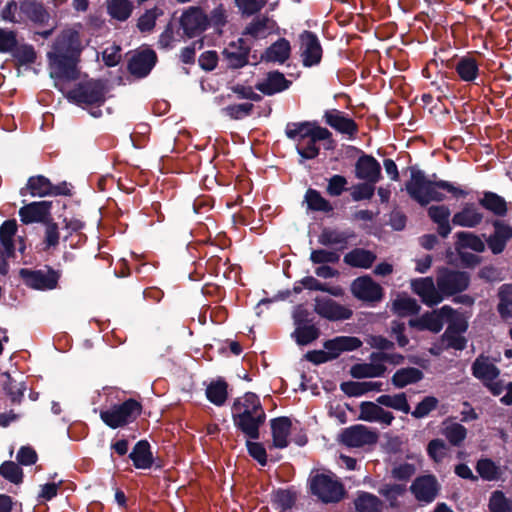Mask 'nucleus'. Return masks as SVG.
Segmentation results:
<instances>
[{
	"instance_id": "f257e3e1",
	"label": "nucleus",
	"mask_w": 512,
	"mask_h": 512,
	"mask_svg": "<svg viewBox=\"0 0 512 512\" xmlns=\"http://www.w3.org/2000/svg\"><path fill=\"white\" fill-rule=\"evenodd\" d=\"M82 46L77 32L59 37L53 50L47 53L49 74L52 79L75 81L80 76L78 63Z\"/></svg>"
},
{
	"instance_id": "f03ea898",
	"label": "nucleus",
	"mask_w": 512,
	"mask_h": 512,
	"mask_svg": "<svg viewBox=\"0 0 512 512\" xmlns=\"http://www.w3.org/2000/svg\"><path fill=\"white\" fill-rule=\"evenodd\" d=\"M410 179L405 184L408 195L421 206L430 202H442L446 195L441 191L450 193L454 198H465L468 192L446 180L428 179L424 171L416 166L410 168Z\"/></svg>"
},
{
	"instance_id": "7ed1b4c3",
	"label": "nucleus",
	"mask_w": 512,
	"mask_h": 512,
	"mask_svg": "<svg viewBox=\"0 0 512 512\" xmlns=\"http://www.w3.org/2000/svg\"><path fill=\"white\" fill-rule=\"evenodd\" d=\"M285 135L296 142V151L305 160L318 157L320 147L317 142L332 141V133L327 128L321 127L317 121L288 122Z\"/></svg>"
},
{
	"instance_id": "20e7f679",
	"label": "nucleus",
	"mask_w": 512,
	"mask_h": 512,
	"mask_svg": "<svg viewBox=\"0 0 512 512\" xmlns=\"http://www.w3.org/2000/svg\"><path fill=\"white\" fill-rule=\"evenodd\" d=\"M142 404L136 399L129 398L119 404H113L106 410L100 411V419L111 429L127 426L141 415Z\"/></svg>"
},
{
	"instance_id": "39448f33",
	"label": "nucleus",
	"mask_w": 512,
	"mask_h": 512,
	"mask_svg": "<svg viewBox=\"0 0 512 512\" xmlns=\"http://www.w3.org/2000/svg\"><path fill=\"white\" fill-rule=\"evenodd\" d=\"M105 85L101 80L90 79L79 82L65 95L66 99L77 106H102L106 101Z\"/></svg>"
},
{
	"instance_id": "423d86ee",
	"label": "nucleus",
	"mask_w": 512,
	"mask_h": 512,
	"mask_svg": "<svg viewBox=\"0 0 512 512\" xmlns=\"http://www.w3.org/2000/svg\"><path fill=\"white\" fill-rule=\"evenodd\" d=\"M309 490L323 503H338L345 496L344 485L324 473L311 474L308 479Z\"/></svg>"
},
{
	"instance_id": "0eeeda50",
	"label": "nucleus",
	"mask_w": 512,
	"mask_h": 512,
	"mask_svg": "<svg viewBox=\"0 0 512 512\" xmlns=\"http://www.w3.org/2000/svg\"><path fill=\"white\" fill-rule=\"evenodd\" d=\"M471 283L470 274L466 271L455 270L448 267H440L436 274V285L444 298L466 291Z\"/></svg>"
},
{
	"instance_id": "6e6552de",
	"label": "nucleus",
	"mask_w": 512,
	"mask_h": 512,
	"mask_svg": "<svg viewBox=\"0 0 512 512\" xmlns=\"http://www.w3.org/2000/svg\"><path fill=\"white\" fill-rule=\"evenodd\" d=\"M19 277L23 283L34 290H53L58 286L61 272L55 270L49 265H45L43 269H28L21 268L19 270Z\"/></svg>"
},
{
	"instance_id": "1a4fd4ad",
	"label": "nucleus",
	"mask_w": 512,
	"mask_h": 512,
	"mask_svg": "<svg viewBox=\"0 0 512 512\" xmlns=\"http://www.w3.org/2000/svg\"><path fill=\"white\" fill-rule=\"evenodd\" d=\"M299 49L304 67H313L318 65L323 56V48L318 36L309 30H304L299 34Z\"/></svg>"
},
{
	"instance_id": "9d476101",
	"label": "nucleus",
	"mask_w": 512,
	"mask_h": 512,
	"mask_svg": "<svg viewBox=\"0 0 512 512\" xmlns=\"http://www.w3.org/2000/svg\"><path fill=\"white\" fill-rule=\"evenodd\" d=\"M456 315V310L449 305L442 306L438 311L426 312L418 319H411L409 325L418 330H428L438 333L443 328V318L452 320Z\"/></svg>"
},
{
	"instance_id": "9b49d317",
	"label": "nucleus",
	"mask_w": 512,
	"mask_h": 512,
	"mask_svg": "<svg viewBox=\"0 0 512 512\" xmlns=\"http://www.w3.org/2000/svg\"><path fill=\"white\" fill-rule=\"evenodd\" d=\"M233 422L259 414H265L260 398L253 392H246L242 397L234 399L232 407Z\"/></svg>"
},
{
	"instance_id": "f8f14e48",
	"label": "nucleus",
	"mask_w": 512,
	"mask_h": 512,
	"mask_svg": "<svg viewBox=\"0 0 512 512\" xmlns=\"http://www.w3.org/2000/svg\"><path fill=\"white\" fill-rule=\"evenodd\" d=\"M180 26L185 36L197 37L208 28V15L200 7H190L181 15Z\"/></svg>"
},
{
	"instance_id": "ddd939ff",
	"label": "nucleus",
	"mask_w": 512,
	"mask_h": 512,
	"mask_svg": "<svg viewBox=\"0 0 512 512\" xmlns=\"http://www.w3.org/2000/svg\"><path fill=\"white\" fill-rule=\"evenodd\" d=\"M491 225L493 232L486 238V244L492 254L499 255L512 239V225L501 219H493Z\"/></svg>"
},
{
	"instance_id": "4468645a",
	"label": "nucleus",
	"mask_w": 512,
	"mask_h": 512,
	"mask_svg": "<svg viewBox=\"0 0 512 512\" xmlns=\"http://www.w3.org/2000/svg\"><path fill=\"white\" fill-rule=\"evenodd\" d=\"M410 491L419 502L431 503L438 496L440 485L435 475H421L414 479Z\"/></svg>"
},
{
	"instance_id": "2eb2a0df",
	"label": "nucleus",
	"mask_w": 512,
	"mask_h": 512,
	"mask_svg": "<svg viewBox=\"0 0 512 512\" xmlns=\"http://www.w3.org/2000/svg\"><path fill=\"white\" fill-rule=\"evenodd\" d=\"M352 294L359 300L378 302L384 296L383 288L370 276L356 278L351 285Z\"/></svg>"
},
{
	"instance_id": "dca6fc26",
	"label": "nucleus",
	"mask_w": 512,
	"mask_h": 512,
	"mask_svg": "<svg viewBox=\"0 0 512 512\" xmlns=\"http://www.w3.org/2000/svg\"><path fill=\"white\" fill-rule=\"evenodd\" d=\"M52 205L53 202L47 200L35 201L26 204L19 209L18 214L20 221L26 225L32 223L43 224L52 217Z\"/></svg>"
},
{
	"instance_id": "f3484780",
	"label": "nucleus",
	"mask_w": 512,
	"mask_h": 512,
	"mask_svg": "<svg viewBox=\"0 0 512 512\" xmlns=\"http://www.w3.org/2000/svg\"><path fill=\"white\" fill-rule=\"evenodd\" d=\"M314 311L329 321L348 320L352 317L353 311L331 298L316 297Z\"/></svg>"
},
{
	"instance_id": "a211bd4d",
	"label": "nucleus",
	"mask_w": 512,
	"mask_h": 512,
	"mask_svg": "<svg viewBox=\"0 0 512 512\" xmlns=\"http://www.w3.org/2000/svg\"><path fill=\"white\" fill-rule=\"evenodd\" d=\"M411 290L428 307L436 306L442 302V294L432 277L413 279L411 281Z\"/></svg>"
},
{
	"instance_id": "6ab92c4d",
	"label": "nucleus",
	"mask_w": 512,
	"mask_h": 512,
	"mask_svg": "<svg viewBox=\"0 0 512 512\" xmlns=\"http://www.w3.org/2000/svg\"><path fill=\"white\" fill-rule=\"evenodd\" d=\"M376 441V433L360 424L345 428L340 435V442L351 448L374 444Z\"/></svg>"
},
{
	"instance_id": "aec40b11",
	"label": "nucleus",
	"mask_w": 512,
	"mask_h": 512,
	"mask_svg": "<svg viewBox=\"0 0 512 512\" xmlns=\"http://www.w3.org/2000/svg\"><path fill=\"white\" fill-rule=\"evenodd\" d=\"M249 54L250 47L246 45L243 38L230 42L228 47L222 51V55L230 69H240L246 66L249 62Z\"/></svg>"
},
{
	"instance_id": "412c9836",
	"label": "nucleus",
	"mask_w": 512,
	"mask_h": 512,
	"mask_svg": "<svg viewBox=\"0 0 512 512\" xmlns=\"http://www.w3.org/2000/svg\"><path fill=\"white\" fill-rule=\"evenodd\" d=\"M128 458L132 461L133 466L136 469L146 470L152 468L153 466L155 469L162 468L161 463H155V459L151 451V445L145 439L139 440L134 445L132 451L128 455Z\"/></svg>"
},
{
	"instance_id": "4be33fe9",
	"label": "nucleus",
	"mask_w": 512,
	"mask_h": 512,
	"mask_svg": "<svg viewBox=\"0 0 512 512\" xmlns=\"http://www.w3.org/2000/svg\"><path fill=\"white\" fill-rule=\"evenodd\" d=\"M157 62V54L152 49L142 50L131 57L128 62V71L138 77H146Z\"/></svg>"
},
{
	"instance_id": "5701e85b",
	"label": "nucleus",
	"mask_w": 512,
	"mask_h": 512,
	"mask_svg": "<svg viewBox=\"0 0 512 512\" xmlns=\"http://www.w3.org/2000/svg\"><path fill=\"white\" fill-rule=\"evenodd\" d=\"M323 119L327 125L339 133L354 137L358 132V124L354 119L337 109L326 110Z\"/></svg>"
},
{
	"instance_id": "b1692460",
	"label": "nucleus",
	"mask_w": 512,
	"mask_h": 512,
	"mask_svg": "<svg viewBox=\"0 0 512 512\" xmlns=\"http://www.w3.org/2000/svg\"><path fill=\"white\" fill-rule=\"evenodd\" d=\"M20 12L37 26H47L50 21V13L39 0H19Z\"/></svg>"
},
{
	"instance_id": "393cba45",
	"label": "nucleus",
	"mask_w": 512,
	"mask_h": 512,
	"mask_svg": "<svg viewBox=\"0 0 512 512\" xmlns=\"http://www.w3.org/2000/svg\"><path fill=\"white\" fill-rule=\"evenodd\" d=\"M355 176L360 180L377 183L381 179L380 163L372 155L362 154L355 163Z\"/></svg>"
},
{
	"instance_id": "a878e982",
	"label": "nucleus",
	"mask_w": 512,
	"mask_h": 512,
	"mask_svg": "<svg viewBox=\"0 0 512 512\" xmlns=\"http://www.w3.org/2000/svg\"><path fill=\"white\" fill-rule=\"evenodd\" d=\"M484 214L474 202H466L452 217L455 226L475 228L483 222Z\"/></svg>"
},
{
	"instance_id": "bb28decb",
	"label": "nucleus",
	"mask_w": 512,
	"mask_h": 512,
	"mask_svg": "<svg viewBox=\"0 0 512 512\" xmlns=\"http://www.w3.org/2000/svg\"><path fill=\"white\" fill-rule=\"evenodd\" d=\"M361 346L362 341L355 336H337L323 343V347L327 351L328 356L331 357V361L338 358L342 352L354 351Z\"/></svg>"
},
{
	"instance_id": "cd10ccee",
	"label": "nucleus",
	"mask_w": 512,
	"mask_h": 512,
	"mask_svg": "<svg viewBox=\"0 0 512 512\" xmlns=\"http://www.w3.org/2000/svg\"><path fill=\"white\" fill-rule=\"evenodd\" d=\"M291 84L292 82L286 79L283 73L275 70L268 72L266 78L262 82L256 83L255 89L264 95L272 96L276 93L287 90Z\"/></svg>"
},
{
	"instance_id": "c85d7f7f",
	"label": "nucleus",
	"mask_w": 512,
	"mask_h": 512,
	"mask_svg": "<svg viewBox=\"0 0 512 512\" xmlns=\"http://www.w3.org/2000/svg\"><path fill=\"white\" fill-rule=\"evenodd\" d=\"M471 372L482 384L487 381L496 380L500 376V369L484 354H480L474 360L471 366Z\"/></svg>"
},
{
	"instance_id": "c756f323",
	"label": "nucleus",
	"mask_w": 512,
	"mask_h": 512,
	"mask_svg": "<svg viewBox=\"0 0 512 512\" xmlns=\"http://www.w3.org/2000/svg\"><path fill=\"white\" fill-rule=\"evenodd\" d=\"M273 447L284 449L288 446V436L292 428V421L289 417L281 416L270 420Z\"/></svg>"
},
{
	"instance_id": "7c9ffc66",
	"label": "nucleus",
	"mask_w": 512,
	"mask_h": 512,
	"mask_svg": "<svg viewBox=\"0 0 512 512\" xmlns=\"http://www.w3.org/2000/svg\"><path fill=\"white\" fill-rule=\"evenodd\" d=\"M355 237L352 230L339 231L337 229L325 227L318 236V243L323 246L339 245L340 251L347 248L349 240Z\"/></svg>"
},
{
	"instance_id": "2f4dec72",
	"label": "nucleus",
	"mask_w": 512,
	"mask_h": 512,
	"mask_svg": "<svg viewBox=\"0 0 512 512\" xmlns=\"http://www.w3.org/2000/svg\"><path fill=\"white\" fill-rule=\"evenodd\" d=\"M478 204L497 217H505L509 212L505 198L492 191H484Z\"/></svg>"
},
{
	"instance_id": "473e14b6",
	"label": "nucleus",
	"mask_w": 512,
	"mask_h": 512,
	"mask_svg": "<svg viewBox=\"0 0 512 512\" xmlns=\"http://www.w3.org/2000/svg\"><path fill=\"white\" fill-rule=\"evenodd\" d=\"M377 256L374 252L364 248H354L344 255L343 261L353 268L369 269L372 267Z\"/></svg>"
},
{
	"instance_id": "72a5a7b5",
	"label": "nucleus",
	"mask_w": 512,
	"mask_h": 512,
	"mask_svg": "<svg viewBox=\"0 0 512 512\" xmlns=\"http://www.w3.org/2000/svg\"><path fill=\"white\" fill-rule=\"evenodd\" d=\"M1 378V387L4 393L10 398L13 404H20L26 390L25 382L15 379L8 372H4Z\"/></svg>"
},
{
	"instance_id": "f704fd0d",
	"label": "nucleus",
	"mask_w": 512,
	"mask_h": 512,
	"mask_svg": "<svg viewBox=\"0 0 512 512\" xmlns=\"http://www.w3.org/2000/svg\"><path fill=\"white\" fill-rule=\"evenodd\" d=\"M52 182L44 175H36L28 178L26 186L20 190L21 195L27 193L33 197H45L51 195Z\"/></svg>"
},
{
	"instance_id": "c9c22d12",
	"label": "nucleus",
	"mask_w": 512,
	"mask_h": 512,
	"mask_svg": "<svg viewBox=\"0 0 512 512\" xmlns=\"http://www.w3.org/2000/svg\"><path fill=\"white\" fill-rule=\"evenodd\" d=\"M386 372L387 367L376 360L354 364L350 369V375L355 379L383 377Z\"/></svg>"
},
{
	"instance_id": "e433bc0d",
	"label": "nucleus",
	"mask_w": 512,
	"mask_h": 512,
	"mask_svg": "<svg viewBox=\"0 0 512 512\" xmlns=\"http://www.w3.org/2000/svg\"><path fill=\"white\" fill-rule=\"evenodd\" d=\"M266 421L265 414H257L250 418L239 419L233 422L235 428L242 432L248 439L258 440L260 438V427Z\"/></svg>"
},
{
	"instance_id": "4c0bfd02",
	"label": "nucleus",
	"mask_w": 512,
	"mask_h": 512,
	"mask_svg": "<svg viewBox=\"0 0 512 512\" xmlns=\"http://www.w3.org/2000/svg\"><path fill=\"white\" fill-rule=\"evenodd\" d=\"M290 54V42L285 38H279L265 50L262 58L267 62H278L283 64L289 59Z\"/></svg>"
},
{
	"instance_id": "58836bf2",
	"label": "nucleus",
	"mask_w": 512,
	"mask_h": 512,
	"mask_svg": "<svg viewBox=\"0 0 512 512\" xmlns=\"http://www.w3.org/2000/svg\"><path fill=\"white\" fill-rule=\"evenodd\" d=\"M17 232L15 219L5 220L0 226V242L6 258H11L15 253L14 236Z\"/></svg>"
},
{
	"instance_id": "ea45409f",
	"label": "nucleus",
	"mask_w": 512,
	"mask_h": 512,
	"mask_svg": "<svg viewBox=\"0 0 512 512\" xmlns=\"http://www.w3.org/2000/svg\"><path fill=\"white\" fill-rule=\"evenodd\" d=\"M457 75L464 82H473L479 75V65L475 58L463 56L453 65Z\"/></svg>"
},
{
	"instance_id": "a19ab883",
	"label": "nucleus",
	"mask_w": 512,
	"mask_h": 512,
	"mask_svg": "<svg viewBox=\"0 0 512 512\" xmlns=\"http://www.w3.org/2000/svg\"><path fill=\"white\" fill-rule=\"evenodd\" d=\"M455 251L471 249L474 252L485 251V243L481 237L473 232L460 231L456 233Z\"/></svg>"
},
{
	"instance_id": "79ce46f5",
	"label": "nucleus",
	"mask_w": 512,
	"mask_h": 512,
	"mask_svg": "<svg viewBox=\"0 0 512 512\" xmlns=\"http://www.w3.org/2000/svg\"><path fill=\"white\" fill-rule=\"evenodd\" d=\"M424 377L423 372L415 367L398 369L391 378V383L396 388H404L409 384H415Z\"/></svg>"
},
{
	"instance_id": "37998d69",
	"label": "nucleus",
	"mask_w": 512,
	"mask_h": 512,
	"mask_svg": "<svg viewBox=\"0 0 512 512\" xmlns=\"http://www.w3.org/2000/svg\"><path fill=\"white\" fill-rule=\"evenodd\" d=\"M296 500L297 494L291 489L278 488L271 493L272 506L281 512L292 509Z\"/></svg>"
},
{
	"instance_id": "c03bdc74",
	"label": "nucleus",
	"mask_w": 512,
	"mask_h": 512,
	"mask_svg": "<svg viewBox=\"0 0 512 512\" xmlns=\"http://www.w3.org/2000/svg\"><path fill=\"white\" fill-rule=\"evenodd\" d=\"M497 312L502 319L512 317V283L502 284L497 291Z\"/></svg>"
},
{
	"instance_id": "a18cd8bd",
	"label": "nucleus",
	"mask_w": 512,
	"mask_h": 512,
	"mask_svg": "<svg viewBox=\"0 0 512 512\" xmlns=\"http://www.w3.org/2000/svg\"><path fill=\"white\" fill-rule=\"evenodd\" d=\"M353 503L357 512H381L382 501L366 491H359Z\"/></svg>"
},
{
	"instance_id": "49530a36",
	"label": "nucleus",
	"mask_w": 512,
	"mask_h": 512,
	"mask_svg": "<svg viewBox=\"0 0 512 512\" xmlns=\"http://www.w3.org/2000/svg\"><path fill=\"white\" fill-rule=\"evenodd\" d=\"M207 399L216 406H222L228 398V383L223 378L212 381L206 388Z\"/></svg>"
},
{
	"instance_id": "de8ad7c7",
	"label": "nucleus",
	"mask_w": 512,
	"mask_h": 512,
	"mask_svg": "<svg viewBox=\"0 0 512 512\" xmlns=\"http://www.w3.org/2000/svg\"><path fill=\"white\" fill-rule=\"evenodd\" d=\"M132 11L133 4L130 0H107V12L113 19L126 21Z\"/></svg>"
},
{
	"instance_id": "09e8293b",
	"label": "nucleus",
	"mask_w": 512,
	"mask_h": 512,
	"mask_svg": "<svg viewBox=\"0 0 512 512\" xmlns=\"http://www.w3.org/2000/svg\"><path fill=\"white\" fill-rule=\"evenodd\" d=\"M305 201L308 209L311 211L329 213L333 210L331 203L318 190L313 188H309L306 191Z\"/></svg>"
},
{
	"instance_id": "8fccbe9b",
	"label": "nucleus",
	"mask_w": 512,
	"mask_h": 512,
	"mask_svg": "<svg viewBox=\"0 0 512 512\" xmlns=\"http://www.w3.org/2000/svg\"><path fill=\"white\" fill-rule=\"evenodd\" d=\"M475 469L485 481H496L501 477V468L490 458L479 459Z\"/></svg>"
},
{
	"instance_id": "3c124183",
	"label": "nucleus",
	"mask_w": 512,
	"mask_h": 512,
	"mask_svg": "<svg viewBox=\"0 0 512 512\" xmlns=\"http://www.w3.org/2000/svg\"><path fill=\"white\" fill-rule=\"evenodd\" d=\"M293 336L298 345L305 346L318 339L320 330L314 324L299 325L296 327Z\"/></svg>"
},
{
	"instance_id": "603ef678",
	"label": "nucleus",
	"mask_w": 512,
	"mask_h": 512,
	"mask_svg": "<svg viewBox=\"0 0 512 512\" xmlns=\"http://www.w3.org/2000/svg\"><path fill=\"white\" fill-rule=\"evenodd\" d=\"M0 476L15 485L21 484L24 479V473L20 465L10 460L4 461L0 465Z\"/></svg>"
},
{
	"instance_id": "864d4df0",
	"label": "nucleus",
	"mask_w": 512,
	"mask_h": 512,
	"mask_svg": "<svg viewBox=\"0 0 512 512\" xmlns=\"http://www.w3.org/2000/svg\"><path fill=\"white\" fill-rule=\"evenodd\" d=\"M442 435L452 446L459 447L467 437V429L459 423H452L442 429Z\"/></svg>"
},
{
	"instance_id": "5fc2aeb1",
	"label": "nucleus",
	"mask_w": 512,
	"mask_h": 512,
	"mask_svg": "<svg viewBox=\"0 0 512 512\" xmlns=\"http://www.w3.org/2000/svg\"><path fill=\"white\" fill-rule=\"evenodd\" d=\"M488 508L490 512H512V500L503 491L495 490L490 495Z\"/></svg>"
},
{
	"instance_id": "6e6d98bb",
	"label": "nucleus",
	"mask_w": 512,
	"mask_h": 512,
	"mask_svg": "<svg viewBox=\"0 0 512 512\" xmlns=\"http://www.w3.org/2000/svg\"><path fill=\"white\" fill-rule=\"evenodd\" d=\"M254 104L250 102H244L239 104H232L224 107L222 112L231 118L232 120H241L252 114Z\"/></svg>"
},
{
	"instance_id": "4d7b16f0",
	"label": "nucleus",
	"mask_w": 512,
	"mask_h": 512,
	"mask_svg": "<svg viewBox=\"0 0 512 512\" xmlns=\"http://www.w3.org/2000/svg\"><path fill=\"white\" fill-rule=\"evenodd\" d=\"M162 14L163 11L157 7L146 10L145 13L139 17L137 21V28L143 33L152 31L155 27L157 18Z\"/></svg>"
},
{
	"instance_id": "13d9d810",
	"label": "nucleus",
	"mask_w": 512,
	"mask_h": 512,
	"mask_svg": "<svg viewBox=\"0 0 512 512\" xmlns=\"http://www.w3.org/2000/svg\"><path fill=\"white\" fill-rule=\"evenodd\" d=\"M45 225L43 244L45 249L56 248L59 245L60 233L58 224L51 217L43 223Z\"/></svg>"
},
{
	"instance_id": "bf43d9fd",
	"label": "nucleus",
	"mask_w": 512,
	"mask_h": 512,
	"mask_svg": "<svg viewBox=\"0 0 512 512\" xmlns=\"http://www.w3.org/2000/svg\"><path fill=\"white\" fill-rule=\"evenodd\" d=\"M426 451L431 460L440 463L447 456L448 446L443 439L435 438L429 441Z\"/></svg>"
},
{
	"instance_id": "052dcab7",
	"label": "nucleus",
	"mask_w": 512,
	"mask_h": 512,
	"mask_svg": "<svg viewBox=\"0 0 512 512\" xmlns=\"http://www.w3.org/2000/svg\"><path fill=\"white\" fill-rule=\"evenodd\" d=\"M394 311L400 316L414 315L420 310L417 301L410 297L398 298L393 302Z\"/></svg>"
},
{
	"instance_id": "680f3d73",
	"label": "nucleus",
	"mask_w": 512,
	"mask_h": 512,
	"mask_svg": "<svg viewBox=\"0 0 512 512\" xmlns=\"http://www.w3.org/2000/svg\"><path fill=\"white\" fill-rule=\"evenodd\" d=\"M438 404L439 400L436 397L426 396L410 413L415 419H422L427 417L433 410H435L438 407Z\"/></svg>"
},
{
	"instance_id": "e2e57ef3",
	"label": "nucleus",
	"mask_w": 512,
	"mask_h": 512,
	"mask_svg": "<svg viewBox=\"0 0 512 512\" xmlns=\"http://www.w3.org/2000/svg\"><path fill=\"white\" fill-rule=\"evenodd\" d=\"M12 56L20 65H30L36 61L37 55L34 47L30 44L18 45L12 52Z\"/></svg>"
},
{
	"instance_id": "0e129e2a",
	"label": "nucleus",
	"mask_w": 512,
	"mask_h": 512,
	"mask_svg": "<svg viewBox=\"0 0 512 512\" xmlns=\"http://www.w3.org/2000/svg\"><path fill=\"white\" fill-rule=\"evenodd\" d=\"M269 19L265 16L255 17L245 28L243 34L255 39L266 37L267 24Z\"/></svg>"
},
{
	"instance_id": "69168bd1",
	"label": "nucleus",
	"mask_w": 512,
	"mask_h": 512,
	"mask_svg": "<svg viewBox=\"0 0 512 512\" xmlns=\"http://www.w3.org/2000/svg\"><path fill=\"white\" fill-rule=\"evenodd\" d=\"M309 259L313 264H335L339 261L340 255L336 251L315 249L311 251Z\"/></svg>"
},
{
	"instance_id": "338daca9",
	"label": "nucleus",
	"mask_w": 512,
	"mask_h": 512,
	"mask_svg": "<svg viewBox=\"0 0 512 512\" xmlns=\"http://www.w3.org/2000/svg\"><path fill=\"white\" fill-rule=\"evenodd\" d=\"M17 33L0 28V53H11L17 48Z\"/></svg>"
},
{
	"instance_id": "774afa93",
	"label": "nucleus",
	"mask_w": 512,
	"mask_h": 512,
	"mask_svg": "<svg viewBox=\"0 0 512 512\" xmlns=\"http://www.w3.org/2000/svg\"><path fill=\"white\" fill-rule=\"evenodd\" d=\"M375 183L363 182L358 183L353 187L351 197L353 201L369 200L373 197L375 192Z\"/></svg>"
}]
</instances>
